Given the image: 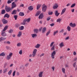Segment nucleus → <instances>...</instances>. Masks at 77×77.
Here are the masks:
<instances>
[{"instance_id":"nucleus-51","label":"nucleus","mask_w":77,"mask_h":77,"mask_svg":"<svg viewBox=\"0 0 77 77\" xmlns=\"http://www.w3.org/2000/svg\"><path fill=\"white\" fill-rule=\"evenodd\" d=\"M44 56V54H42L40 55V57H42V56Z\"/></svg>"},{"instance_id":"nucleus-47","label":"nucleus","mask_w":77,"mask_h":77,"mask_svg":"<svg viewBox=\"0 0 77 77\" xmlns=\"http://www.w3.org/2000/svg\"><path fill=\"white\" fill-rule=\"evenodd\" d=\"M48 15H52V14H53V12H48Z\"/></svg>"},{"instance_id":"nucleus-56","label":"nucleus","mask_w":77,"mask_h":77,"mask_svg":"<svg viewBox=\"0 0 77 77\" xmlns=\"http://www.w3.org/2000/svg\"><path fill=\"white\" fill-rule=\"evenodd\" d=\"M50 26H51L52 27V26H54V23H52L51 24H50Z\"/></svg>"},{"instance_id":"nucleus-16","label":"nucleus","mask_w":77,"mask_h":77,"mask_svg":"<svg viewBox=\"0 0 77 77\" xmlns=\"http://www.w3.org/2000/svg\"><path fill=\"white\" fill-rule=\"evenodd\" d=\"M10 17V15L8 14H5L4 16V18H6V17L7 18H9Z\"/></svg>"},{"instance_id":"nucleus-12","label":"nucleus","mask_w":77,"mask_h":77,"mask_svg":"<svg viewBox=\"0 0 77 77\" xmlns=\"http://www.w3.org/2000/svg\"><path fill=\"white\" fill-rule=\"evenodd\" d=\"M2 22L4 24H7L8 23V21L5 19H2Z\"/></svg>"},{"instance_id":"nucleus-18","label":"nucleus","mask_w":77,"mask_h":77,"mask_svg":"<svg viewBox=\"0 0 77 77\" xmlns=\"http://www.w3.org/2000/svg\"><path fill=\"white\" fill-rule=\"evenodd\" d=\"M55 15L56 17H58L59 15V14H60V13H58V11H55Z\"/></svg>"},{"instance_id":"nucleus-14","label":"nucleus","mask_w":77,"mask_h":77,"mask_svg":"<svg viewBox=\"0 0 77 77\" xmlns=\"http://www.w3.org/2000/svg\"><path fill=\"white\" fill-rule=\"evenodd\" d=\"M31 36L33 38H35L37 37V34H31Z\"/></svg>"},{"instance_id":"nucleus-58","label":"nucleus","mask_w":77,"mask_h":77,"mask_svg":"<svg viewBox=\"0 0 77 77\" xmlns=\"http://www.w3.org/2000/svg\"><path fill=\"white\" fill-rule=\"evenodd\" d=\"M7 44H8L9 45V44H11V42H10L9 41H8L7 42Z\"/></svg>"},{"instance_id":"nucleus-49","label":"nucleus","mask_w":77,"mask_h":77,"mask_svg":"<svg viewBox=\"0 0 77 77\" xmlns=\"http://www.w3.org/2000/svg\"><path fill=\"white\" fill-rule=\"evenodd\" d=\"M8 32L10 33H12L13 32V30L12 29H10L9 30Z\"/></svg>"},{"instance_id":"nucleus-11","label":"nucleus","mask_w":77,"mask_h":77,"mask_svg":"<svg viewBox=\"0 0 77 77\" xmlns=\"http://www.w3.org/2000/svg\"><path fill=\"white\" fill-rule=\"evenodd\" d=\"M22 35V32L20 31L18 33V34H17V37H20Z\"/></svg>"},{"instance_id":"nucleus-34","label":"nucleus","mask_w":77,"mask_h":77,"mask_svg":"<svg viewBox=\"0 0 77 77\" xmlns=\"http://www.w3.org/2000/svg\"><path fill=\"white\" fill-rule=\"evenodd\" d=\"M6 11H5V10L3 9L1 11V14H5Z\"/></svg>"},{"instance_id":"nucleus-62","label":"nucleus","mask_w":77,"mask_h":77,"mask_svg":"<svg viewBox=\"0 0 77 77\" xmlns=\"http://www.w3.org/2000/svg\"><path fill=\"white\" fill-rule=\"evenodd\" d=\"M74 11H75V9H72L71 10L72 12H74Z\"/></svg>"},{"instance_id":"nucleus-1","label":"nucleus","mask_w":77,"mask_h":77,"mask_svg":"<svg viewBox=\"0 0 77 77\" xmlns=\"http://www.w3.org/2000/svg\"><path fill=\"white\" fill-rule=\"evenodd\" d=\"M37 50L36 49H34L33 51L32 52V54H30L29 57H35V56H36V53L37 52Z\"/></svg>"},{"instance_id":"nucleus-53","label":"nucleus","mask_w":77,"mask_h":77,"mask_svg":"<svg viewBox=\"0 0 77 77\" xmlns=\"http://www.w3.org/2000/svg\"><path fill=\"white\" fill-rule=\"evenodd\" d=\"M50 19H51V17H49L47 18V21H49Z\"/></svg>"},{"instance_id":"nucleus-64","label":"nucleus","mask_w":77,"mask_h":77,"mask_svg":"<svg viewBox=\"0 0 77 77\" xmlns=\"http://www.w3.org/2000/svg\"><path fill=\"white\" fill-rule=\"evenodd\" d=\"M42 30V28L41 27V28H40L39 29V31L40 32V31H41Z\"/></svg>"},{"instance_id":"nucleus-31","label":"nucleus","mask_w":77,"mask_h":77,"mask_svg":"<svg viewBox=\"0 0 77 77\" xmlns=\"http://www.w3.org/2000/svg\"><path fill=\"white\" fill-rule=\"evenodd\" d=\"M41 14V11H38L37 12L36 14L35 15V16L36 17H37V16H38L39 15V14Z\"/></svg>"},{"instance_id":"nucleus-6","label":"nucleus","mask_w":77,"mask_h":77,"mask_svg":"<svg viewBox=\"0 0 77 77\" xmlns=\"http://www.w3.org/2000/svg\"><path fill=\"white\" fill-rule=\"evenodd\" d=\"M59 7V5L57 3H55L54 5L53 6V9H57V8Z\"/></svg>"},{"instance_id":"nucleus-21","label":"nucleus","mask_w":77,"mask_h":77,"mask_svg":"<svg viewBox=\"0 0 77 77\" xmlns=\"http://www.w3.org/2000/svg\"><path fill=\"white\" fill-rule=\"evenodd\" d=\"M43 74V72H39L38 74L39 77H42V74Z\"/></svg>"},{"instance_id":"nucleus-52","label":"nucleus","mask_w":77,"mask_h":77,"mask_svg":"<svg viewBox=\"0 0 77 77\" xmlns=\"http://www.w3.org/2000/svg\"><path fill=\"white\" fill-rule=\"evenodd\" d=\"M6 66H8V63H5V64L4 68H6Z\"/></svg>"},{"instance_id":"nucleus-43","label":"nucleus","mask_w":77,"mask_h":77,"mask_svg":"<svg viewBox=\"0 0 77 77\" xmlns=\"http://www.w3.org/2000/svg\"><path fill=\"white\" fill-rule=\"evenodd\" d=\"M50 32H51L50 30H49L48 32L46 33V36H48V35H49V34H50Z\"/></svg>"},{"instance_id":"nucleus-24","label":"nucleus","mask_w":77,"mask_h":77,"mask_svg":"<svg viewBox=\"0 0 77 77\" xmlns=\"http://www.w3.org/2000/svg\"><path fill=\"white\" fill-rule=\"evenodd\" d=\"M59 46L60 47V48H62V47H63L64 46V44L63 42H62L60 43L59 45Z\"/></svg>"},{"instance_id":"nucleus-20","label":"nucleus","mask_w":77,"mask_h":77,"mask_svg":"<svg viewBox=\"0 0 77 77\" xmlns=\"http://www.w3.org/2000/svg\"><path fill=\"white\" fill-rule=\"evenodd\" d=\"M66 8H64L63 9L61 13V15H62V14H63L64 13H65V11H66Z\"/></svg>"},{"instance_id":"nucleus-10","label":"nucleus","mask_w":77,"mask_h":77,"mask_svg":"<svg viewBox=\"0 0 77 77\" xmlns=\"http://www.w3.org/2000/svg\"><path fill=\"white\" fill-rule=\"evenodd\" d=\"M16 6V4H15V2H13L12 3V7L11 9H13L14 8H15Z\"/></svg>"},{"instance_id":"nucleus-55","label":"nucleus","mask_w":77,"mask_h":77,"mask_svg":"<svg viewBox=\"0 0 77 77\" xmlns=\"http://www.w3.org/2000/svg\"><path fill=\"white\" fill-rule=\"evenodd\" d=\"M15 71L13 73V76H15Z\"/></svg>"},{"instance_id":"nucleus-35","label":"nucleus","mask_w":77,"mask_h":77,"mask_svg":"<svg viewBox=\"0 0 77 77\" xmlns=\"http://www.w3.org/2000/svg\"><path fill=\"white\" fill-rule=\"evenodd\" d=\"M54 44V42H52L50 45V47H53V45Z\"/></svg>"},{"instance_id":"nucleus-60","label":"nucleus","mask_w":77,"mask_h":77,"mask_svg":"<svg viewBox=\"0 0 77 77\" xmlns=\"http://www.w3.org/2000/svg\"><path fill=\"white\" fill-rule=\"evenodd\" d=\"M51 69H52L53 70V71H54V66H52L51 67Z\"/></svg>"},{"instance_id":"nucleus-57","label":"nucleus","mask_w":77,"mask_h":77,"mask_svg":"<svg viewBox=\"0 0 77 77\" xmlns=\"http://www.w3.org/2000/svg\"><path fill=\"white\" fill-rule=\"evenodd\" d=\"M73 55H74V56H75V55H76V54H77V53H76V52L74 51L73 52Z\"/></svg>"},{"instance_id":"nucleus-27","label":"nucleus","mask_w":77,"mask_h":77,"mask_svg":"<svg viewBox=\"0 0 77 77\" xmlns=\"http://www.w3.org/2000/svg\"><path fill=\"white\" fill-rule=\"evenodd\" d=\"M40 46H41V45L37 44L35 46V47L36 48H39Z\"/></svg>"},{"instance_id":"nucleus-59","label":"nucleus","mask_w":77,"mask_h":77,"mask_svg":"<svg viewBox=\"0 0 77 77\" xmlns=\"http://www.w3.org/2000/svg\"><path fill=\"white\" fill-rule=\"evenodd\" d=\"M29 65V63H27L25 64V66H27Z\"/></svg>"},{"instance_id":"nucleus-48","label":"nucleus","mask_w":77,"mask_h":77,"mask_svg":"<svg viewBox=\"0 0 77 77\" xmlns=\"http://www.w3.org/2000/svg\"><path fill=\"white\" fill-rule=\"evenodd\" d=\"M5 48L7 50H9L10 49V47L8 46H6L5 47Z\"/></svg>"},{"instance_id":"nucleus-9","label":"nucleus","mask_w":77,"mask_h":77,"mask_svg":"<svg viewBox=\"0 0 77 77\" xmlns=\"http://www.w3.org/2000/svg\"><path fill=\"white\" fill-rule=\"evenodd\" d=\"M1 35L2 36H6V32H5V31H2V32L1 33Z\"/></svg>"},{"instance_id":"nucleus-38","label":"nucleus","mask_w":77,"mask_h":77,"mask_svg":"<svg viewBox=\"0 0 77 77\" xmlns=\"http://www.w3.org/2000/svg\"><path fill=\"white\" fill-rule=\"evenodd\" d=\"M8 68H6L4 70H3L4 73H5V72H7V71H8Z\"/></svg>"},{"instance_id":"nucleus-63","label":"nucleus","mask_w":77,"mask_h":77,"mask_svg":"<svg viewBox=\"0 0 77 77\" xmlns=\"http://www.w3.org/2000/svg\"><path fill=\"white\" fill-rule=\"evenodd\" d=\"M65 67H69V66L68 64H66L65 65Z\"/></svg>"},{"instance_id":"nucleus-37","label":"nucleus","mask_w":77,"mask_h":77,"mask_svg":"<svg viewBox=\"0 0 77 77\" xmlns=\"http://www.w3.org/2000/svg\"><path fill=\"white\" fill-rule=\"evenodd\" d=\"M62 71L64 74H65V69L63 68H62Z\"/></svg>"},{"instance_id":"nucleus-22","label":"nucleus","mask_w":77,"mask_h":77,"mask_svg":"<svg viewBox=\"0 0 77 77\" xmlns=\"http://www.w3.org/2000/svg\"><path fill=\"white\" fill-rule=\"evenodd\" d=\"M24 26H21L19 27V29L20 30H24Z\"/></svg>"},{"instance_id":"nucleus-15","label":"nucleus","mask_w":77,"mask_h":77,"mask_svg":"<svg viewBox=\"0 0 77 77\" xmlns=\"http://www.w3.org/2000/svg\"><path fill=\"white\" fill-rule=\"evenodd\" d=\"M46 30H47V28H46V27H45L43 28L42 29V33H45V32L46 31Z\"/></svg>"},{"instance_id":"nucleus-42","label":"nucleus","mask_w":77,"mask_h":77,"mask_svg":"<svg viewBox=\"0 0 77 77\" xmlns=\"http://www.w3.org/2000/svg\"><path fill=\"white\" fill-rule=\"evenodd\" d=\"M12 70H10L8 72V75H11V73H12Z\"/></svg>"},{"instance_id":"nucleus-39","label":"nucleus","mask_w":77,"mask_h":77,"mask_svg":"<svg viewBox=\"0 0 77 77\" xmlns=\"http://www.w3.org/2000/svg\"><path fill=\"white\" fill-rule=\"evenodd\" d=\"M14 18H15V20H17V18H18V16L16 15H14Z\"/></svg>"},{"instance_id":"nucleus-25","label":"nucleus","mask_w":77,"mask_h":77,"mask_svg":"<svg viewBox=\"0 0 77 77\" xmlns=\"http://www.w3.org/2000/svg\"><path fill=\"white\" fill-rule=\"evenodd\" d=\"M19 15H20V16H24V14L23 12H20L19 13Z\"/></svg>"},{"instance_id":"nucleus-7","label":"nucleus","mask_w":77,"mask_h":77,"mask_svg":"<svg viewBox=\"0 0 77 77\" xmlns=\"http://www.w3.org/2000/svg\"><path fill=\"white\" fill-rule=\"evenodd\" d=\"M5 10L7 12H9L11 10V8L9 7H7L5 8Z\"/></svg>"},{"instance_id":"nucleus-28","label":"nucleus","mask_w":77,"mask_h":77,"mask_svg":"<svg viewBox=\"0 0 77 77\" xmlns=\"http://www.w3.org/2000/svg\"><path fill=\"white\" fill-rule=\"evenodd\" d=\"M28 9L29 11H32L33 9V8L32 6H30L28 7Z\"/></svg>"},{"instance_id":"nucleus-54","label":"nucleus","mask_w":77,"mask_h":77,"mask_svg":"<svg viewBox=\"0 0 77 77\" xmlns=\"http://www.w3.org/2000/svg\"><path fill=\"white\" fill-rule=\"evenodd\" d=\"M73 66L74 67L76 65V63L75 62L74 63L73 65Z\"/></svg>"},{"instance_id":"nucleus-4","label":"nucleus","mask_w":77,"mask_h":77,"mask_svg":"<svg viewBox=\"0 0 77 77\" xmlns=\"http://www.w3.org/2000/svg\"><path fill=\"white\" fill-rule=\"evenodd\" d=\"M47 10V6L45 4H44L42 6V11L43 12H45Z\"/></svg>"},{"instance_id":"nucleus-19","label":"nucleus","mask_w":77,"mask_h":77,"mask_svg":"<svg viewBox=\"0 0 77 77\" xmlns=\"http://www.w3.org/2000/svg\"><path fill=\"white\" fill-rule=\"evenodd\" d=\"M17 11L16 10H14L11 13V14L12 15H15L17 14Z\"/></svg>"},{"instance_id":"nucleus-23","label":"nucleus","mask_w":77,"mask_h":77,"mask_svg":"<svg viewBox=\"0 0 77 77\" xmlns=\"http://www.w3.org/2000/svg\"><path fill=\"white\" fill-rule=\"evenodd\" d=\"M6 39V38L5 37H1L0 38V42L2 41H4V40H5Z\"/></svg>"},{"instance_id":"nucleus-46","label":"nucleus","mask_w":77,"mask_h":77,"mask_svg":"<svg viewBox=\"0 0 77 77\" xmlns=\"http://www.w3.org/2000/svg\"><path fill=\"white\" fill-rule=\"evenodd\" d=\"M64 32V29H62L59 32L60 33H63Z\"/></svg>"},{"instance_id":"nucleus-17","label":"nucleus","mask_w":77,"mask_h":77,"mask_svg":"<svg viewBox=\"0 0 77 77\" xmlns=\"http://www.w3.org/2000/svg\"><path fill=\"white\" fill-rule=\"evenodd\" d=\"M34 33L35 34H37L39 32V31L38 29H35L34 30Z\"/></svg>"},{"instance_id":"nucleus-30","label":"nucleus","mask_w":77,"mask_h":77,"mask_svg":"<svg viewBox=\"0 0 77 77\" xmlns=\"http://www.w3.org/2000/svg\"><path fill=\"white\" fill-rule=\"evenodd\" d=\"M17 47H20L21 46V42H19L17 43Z\"/></svg>"},{"instance_id":"nucleus-32","label":"nucleus","mask_w":77,"mask_h":77,"mask_svg":"<svg viewBox=\"0 0 77 77\" xmlns=\"http://www.w3.org/2000/svg\"><path fill=\"white\" fill-rule=\"evenodd\" d=\"M5 56V52H2L0 54V56Z\"/></svg>"},{"instance_id":"nucleus-61","label":"nucleus","mask_w":77,"mask_h":77,"mask_svg":"<svg viewBox=\"0 0 77 77\" xmlns=\"http://www.w3.org/2000/svg\"><path fill=\"white\" fill-rule=\"evenodd\" d=\"M69 36L67 37H66L65 38V40H67V39H69Z\"/></svg>"},{"instance_id":"nucleus-29","label":"nucleus","mask_w":77,"mask_h":77,"mask_svg":"<svg viewBox=\"0 0 77 77\" xmlns=\"http://www.w3.org/2000/svg\"><path fill=\"white\" fill-rule=\"evenodd\" d=\"M42 6V5L41 4H38L37 5V9L38 10V9H39V8H40V7L41 6Z\"/></svg>"},{"instance_id":"nucleus-2","label":"nucleus","mask_w":77,"mask_h":77,"mask_svg":"<svg viewBox=\"0 0 77 77\" xmlns=\"http://www.w3.org/2000/svg\"><path fill=\"white\" fill-rule=\"evenodd\" d=\"M30 18H29L28 19H25L24 20L23 22L22 23V25H25L26 24V22L29 23L30 21Z\"/></svg>"},{"instance_id":"nucleus-3","label":"nucleus","mask_w":77,"mask_h":77,"mask_svg":"<svg viewBox=\"0 0 77 77\" xmlns=\"http://www.w3.org/2000/svg\"><path fill=\"white\" fill-rule=\"evenodd\" d=\"M13 54L12 53H10L9 55H7L6 57V59L7 60H9L11 59V57L12 56Z\"/></svg>"},{"instance_id":"nucleus-8","label":"nucleus","mask_w":77,"mask_h":77,"mask_svg":"<svg viewBox=\"0 0 77 77\" xmlns=\"http://www.w3.org/2000/svg\"><path fill=\"white\" fill-rule=\"evenodd\" d=\"M69 26H70V27H74L76 26V25L75 23L72 24V23H70Z\"/></svg>"},{"instance_id":"nucleus-5","label":"nucleus","mask_w":77,"mask_h":77,"mask_svg":"<svg viewBox=\"0 0 77 77\" xmlns=\"http://www.w3.org/2000/svg\"><path fill=\"white\" fill-rule=\"evenodd\" d=\"M56 55V51H54L51 54V57L52 59H54V56Z\"/></svg>"},{"instance_id":"nucleus-44","label":"nucleus","mask_w":77,"mask_h":77,"mask_svg":"<svg viewBox=\"0 0 77 77\" xmlns=\"http://www.w3.org/2000/svg\"><path fill=\"white\" fill-rule=\"evenodd\" d=\"M61 19L60 18H59L58 19H57V23H58V22H59L60 23V21H61Z\"/></svg>"},{"instance_id":"nucleus-40","label":"nucleus","mask_w":77,"mask_h":77,"mask_svg":"<svg viewBox=\"0 0 77 77\" xmlns=\"http://www.w3.org/2000/svg\"><path fill=\"white\" fill-rule=\"evenodd\" d=\"M67 29L68 31H69V32L71 30V27H70V26H67Z\"/></svg>"},{"instance_id":"nucleus-41","label":"nucleus","mask_w":77,"mask_h":77,"mask_svg":"<svg viewBox=\"0 0 77 77\" xmlns=\"http://www.w3.org/2000/svg\"><path fill=\"white\" fill-rule=\"evenodd\" d=\"M19 53L20 55H21L23 54V51L22 50H20L19 51Z\"/></svg>"},{"instance_id":"nucleus-50","label":"nucleus","mask_w":77,"mask_h":77,"mask_svg":"<svg viewBox=\"0 0 77 77\" xmlns=\"http://www.w3.org/2000/svg\"><path fill=\"white\" fill-rule=\"evenodd\" d=\"M12 3V2L10 0H8L7 2L8 4H10V3Z\"/></svg>"},{"instance_id":"nucleus-36","label":"nucleus","mask_w":77,"mask_h":77,"mask_svg":"<svg viewBox=\"0 0 77 77\" xmlns=\"http://www.w3.org/2000/svg\"><path fill=\"white\" fill-rule=\"evenodd\" d=\"M55 50V46H54V45L51 48V51H52L53 50Z\"/></svg>"},{"instance_id":"nucleus-13","label":"nucleus","mask_w":77,"mask_h":77,"mask_svg":"<svg viewBox=\"0 0 77 77\" xmlns=\"http://www.w3.org/2000/svg\"><path fill=\"white\" fill-rule=\"evenodd\" d=\"M44 18V16L43 15V14L41 13L39 16V19H42Z\"/></svg>"},{"instance_id":"nucleus-26","label":"nucleus","mask_w":77,"mask_h":77,"mask_svg":"<svg viewBox=\"0 0 77 77\" xmlns=\"http://www.w3.org/2000/svg\"><path fill=\"white\" fill-rule=\"evenodd\" d=\"M8 26H5L4 29H3V31H4V32H5V31H6V30H7V29H8Z\"/></svg>"},{"instance_id":"nucleus-45","label":"nucleus","mask_w":77,"mask_h":77,"mask_svg":"<svg viewBox=\"0 0 77 77\" xmlns=\"http://www.w3.org/2000/svg\"><path fill=\"white\" fill-rule=\"evenodd\" d=\"M75 6V4L74 3L72 4L71 6V8H74Z\"/></svg>"},{"instance_id":"nucleus-33","label":"nucleus","mask_w":77,"mask_h":77,"mask_svg":"<svg viewBox=\"0 0 77 77\" xmlns=\"http://www.w3.org/2000/svg\"><path fill=\"white\" fill-rule=\"evenodd\" d=\"M57 33H58V30H57L55 31H54V34H53L54 36H55V35H56V34Z\"/></svg>"}]
</instances>
